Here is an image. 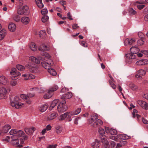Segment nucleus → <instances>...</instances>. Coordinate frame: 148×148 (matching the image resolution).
<instances>
[{"label":"nucleus","mask_w":148,"mask_h":148,"mask_svg":"<svg viewBox=\"0 0 148 148\" xmlns=\"http://www.w3.org/2000/svg\"><path fill=\"white\" fill-rule=\"evenodd\" d=\"M67 109L66 106L63 105L61 104H59L57 107L58 110L59 112H64Z\"/></svg>","instance_id":"9b49d317"},{"label":"nucleus","mask_w":148,"mask_h":148,"mask_svg":"<svg viewBox=\"0 0 148 148\" xmlns=\"http://www.w3.org/2000/svg\"><path fill=\"white\" fill-rule=\"evenodd\" d=\"M37 5L40 8H42L43 7L44 5L42 3V0L40 2V3H38V5Z\"/></svg>","instance_id":"4d7b16f0"},{"label":"nucleus","mask_w":148,"mask_h":148,"mask_svg":"<svg viewBox=\"0 0 148 148\" xmlns=\"http://www.w3.org/2000/svg\"><path fill=\"white\" fill-rule=\"evenodd\" d=\"M137 103L140 106L143 108L145 109H148V103L142 100H138Z\"/></svg>","instance_id":"1a4fd4ad"},{"label":"nucleus","mask_w":148,"mask_h":148,"mask_svg":"<svg viewBox=\"0 0 148 148\" xmlns=\"http://www.w3.org/2000/svg\"><path fill=\"white\" fill-rule=\"evenodd\" d=\"M145 3V2L144 1H136L134 3L135 6H136L139 10L143 9L145 7V5L143 4Z\"/></svg>","instance_id":"6e6552de"},{"label":"nucleus","mask_w":148,"mask_h":148,"mask_svg":"<svg viewBox=\"0 0 148 148\" xmlns=\"http://www.w3.org/2000/svg\"><path fill=\"white\" fill-rule=\"evenodd\" d=\"M29 8L27 5H25L22 9L19 8L17 10V13L18 14L22 15H26L29 13Z\"/></svg>","instance_id":"7ed1b4c3"},{"label":"nucleus","mask_w":148,"mask_h":148,"mask_svg":"<svg viewBox=\"0 0 148 148\" xmlns=\"http://www.w3.org/2000/svg\"><path fill=\"white\" fill-rule=\"evenodd\" d=\"M117 131L115 129H111L110 133L111 135H116L117 134Z\"/></svg>","instance_id":"49530a36"},{"label":"nucleus","mask_w":148,"mask_h":148,"mask_svg":"<svg viewBox=\"0 0 148 148\" xmlns=\"http://www.w3.org/2000/svg\"><path fill=\"white\" fill-rule=\"evenodd\" d=\"M72 29H76L79 27V26H78L77 24H74L72 25Z\"/></svg>","instance_id":"bf43d9fd"},{"label":"nucleus","mask_w":148,"mask_h":148,"mask_svg":"<svg viewBox=\"0 0 148 148\" xmlns=\"http://www.w3.org/2000/svg\"><path fill=\"white\" fill-rule=\"evenodd\" d=\"M137 43L138 46L142 45L144 44V42L142 39H140L137 41Z\"/></svg>","instance_id":"3c124183"},{"label":"nucleus","mask_w":148,"mask_h":148,"mask_svg":"<svg viewBox=\"0 0 148 148\" xmlns=\"http://www.w3.org/2000/svg\"><path fill=\"white\" fill-rule=\"evenodd\" d=\"M99 132L100 134V135L103 137L102 138L101 137V142L104 145V147L105 148H108L109 147V143L103 136L105 133L104 130L103 129L100 128L99 130Z\"/></svg>","instance_id":"f03ea898"},{"label":"nucleus","mask_w":148,"mask_h":148,"mask_svg":"<svg viewBox=\"0 0 148 148\" xmlns=\"http://www.w3.org/2000/svg\"><path fill=\"white\" fill-rule=\"evenodd\" d=\"M129 12L130 14H135L136 13V11L134 10L132 8H130L129 10Z\"/></svg>","instance_id":"09e8293b"},{"label":"nucleus","mask_w":148,"mask_h":148,"mask_svg":"<svg viewBox=\"0 0 148 148\" xmlns=\"http://www.w3.org/2000/svg\"><path fill=\"white\" fill-rule=\"evenodd\" d=\"M28 79H34L35 77L34 75H33L32 74H29V75L28 76Z\"/></svg>","instance_id":"13d9d810"},{"label":"nucleus","mask_w":148,"mask_h":148,"mask_svg":"<svg viewBox=\"0 0 148 148\" xmlns=\"http://www.w3.org/2000/svg\"><path fill=\"white\" fill-rule=\"evenodd\" d=\"M126 57L128 59H134L136 58V56L133 53H128L125 55Z\"/></svg>","instance_id":"5701e85b"},{"label":"nucleus","mask_w":148,"mask_h":148,"mask_svg":"<svg viewBox=\"0 0 148 148\" xmlns=\"http://www.w3.org/2000/svg\"><path fill=\"white\" fill-rule=\"evenodd\" d=\"M10 139V137L9 136H7L5 138L3 139V141L8 142H9Z\"/></svg>","instance_id":"338daca9"},{"label":"nucleus","mask_w":148,"mask_h":148,"mask_svg":"<svg viewBox=\"0 0 148 148\" xmlns=\"http://www.w3.org/2000/svg\"><path fill=\"white\" fill-rule=\"evenodd\" d=\"M13 19L16 22H18L20 21V17L17 14H14L12 16Z\"/></svg>","instance_id":"7c9ffc66"},{"label":"nucleus","mask_w":148,"mask_h":148,"mask_svg":"<svg viewBox=\"0 0 148 148\" xmlns=\"http://www.w3.org/2000/svg\"><path fill=\"white\" fill-rule=\"evenodd\" d=\"M137 72L138 74H140L141 75H145L146 73L145 71L143 69L139 70Z\"/></svg>","instance_id":"de8ad7c7"},{"label":"nucleus","mask_w":148,"mask_h":148,"mask_svg":"<svg viewBox=\"0 0 148 148\" xmlns=\"http://www.w3.org/2000/svg\"><path fill=\"white\" fill-rule=\"evenodd\" d=\"M30 49L32 51H35L36 50V47L35 44L34 42H31L29 45Z\"/></svg>","instance_id":"72a5a7b5"},{"label":"nucleus","mask_w":148,"mask_h":148,"mask_svg":"<svg viewBox=\"0 0 148 148\" xmlns=\"http://www.w3.org/2000/svg\"><path fill=\"white\" fill-rule=\"evenodd\" d=\"M128 136L125 134H118L116 136H110V138L111 139L114 140L115 141H117L118 139L125 140L128 139Z\"/></svg>","instance_id":"39448f33"},{"label":"nucleus","mask_w":148,"mask_h":148,"mask_svg":"<svg viewBox=\"0 0 148 148\" xmlns=\"http://www.w3.org/2000/svg\"><path fill=\"white\" fill-rule=\"evenodd\" d=\"M41 12L42 14L43 15L46 14L48 12V11L47 9H43L42 10Z\"/></svg>","instance_id":"864d4df0"},{"label":"nucleus","mask_w":148,"mask_h":148,"mask_svg":"<svg viewBox=\"0 0 148 148\" xmlns=\"http://www.w3.org/2000/svg\"><path fill=\"white\" fill-rule=\"evenodd\" d=\"M24 103H21V101H19L16 103H15L14 106H12L13 107H15L16 108L19 109L24 106Z\"/></svg>","instance_id":"aec40b11"},{"label":"nucleus","mask_w":148,"mask_h":148,"mask_svg":"<svg viewBox=\"0 0 148 148\" xmlns=\"http://www.w3.org/2000/svg\"><path fill=\"white\" fill-rule=\"evenodd\" d=\"M98 116L96 114L92 115L90 119L88 120V123L94 127H97L102 125V121L100 119H98Z\"/></svg>","instance_id":"f257e3e1"},{"label":"nucleus","mask_w":148,"mask_h":148,"mask_svg":"<svg viewBox=\"0 0 148 148\" xmlns=\"http://www.w3.org/2000/svg\"><path fill=\"white\" fill-rule=\"evenodd\" d=\"M25 67L29 69L31 72L35 73L36 71V69L37 68V66L35 64L29 63L25 65Z\"/></svg>","instance_id":"0eeeda50"},{"label":"nucleus","mask_w":148,"mask_h":148,"mask_svg":"<svg viewBox=\"0 0 148 148\" xmlns=\"http://www.w3.org/2000/svg\"><path fill=\"white\" fill-rule=\"evenodd\" d=\"M29 75V74H23L22 75V77H24V79L25 80H27L28 79V76Z\"/></svg>","instance_id":"69168bd1"},{"label":"nucleus","mask_w":148,"mask_h":148,"mask_svg":"<svg viewBox=\"0 0 148 148\" xmlns=\"http://www.w3.org/2000/svg\"><path fill=\"white\" fill-rule=\"evenodd\" d=\"M42 56L44 57V58H41L40 59L41 60H45V59L44 58H48V59H50L51 57L49 55V54L46 52H43L41 54Z\"/></svg>","instance_id":"c756f323"},{"label":"nucleus","mask_w":148,"mask_h":148,"mask_svg":"<svg viewBox=\"0 0 148 148\" xmlns=\"http://www.w3.org/2000/svg\"><path fill=\"white\" fill-rule=\"evenodd\" d=\"M7 34V32L5 29H2L0 31V40L3 39Z\"/></svg>","instance_id":"2eb2a0df"},{"label":"nucleus","mask_w":148,"mask_h":148,"mask_svg":"<svg viewBox=\"0 0 148 148\" xmlns=\"http://www.w3.org/2000/svg\"><path fill=\"white\" fill-rule=\"evenodd\" d=\"M81 111V108H78L75 111H73L72 112L74 115H76L79 114Z\"/></svg>","instance_id":"4c0bfd02"},{"label":"nucleus","mask_w":148,"mask_h":148,"mask_svg":"<svg viewBox=\"0 0 148 148\" xmlns=\"http://www.w3.org/2000/svg\"><path fill=\"white\" fill-rule=\"evenodd\" d=\"M136 40L135 39H129V45H131L134 43Z\"/></svg>","instance_id":"774afa93"},{"label":"nucleus","mask_w":148,"mask_h":148,"mask_svg":"<svg viewBox=\"0 0 148 148\" xmlns=\"http://www.w3.org/2000/svg\"><path fill=\"white\" fill-rule=\"evenodd\" d=\"M12 143L13 145H15L18 147L22 146V145L19 144V139H16L14 140H12Z\"/></svg>","instance_id":"c85d7f7f"},{"label":"nucleus","mask_w":148,"mask_h":148,"mask_svg":"<svg viewBox=\"0 0 148 148\" xmlns=\"http://www.w3.org/2000/svg\"><path fill=\"white\" fill-rule=\"evenodd\" d=\"M12 80H13L10 81V84L11 86H15L17 84V81L14 80V79Z\"/></svg>","instance_id":"c03bdc74"},{"label":"nucleus","mask_w":148,"mask_h":148,"mask_svg":"<svg viewBox=\"0 0 148 148\" xmlns=\"http://www.w3.org/2000/svg\"><path fill=\"white\" fill-rule=\"evenodd\" d=\"M41 64L45 69H48L53 64V62L51 59H48L46 62H41Z\"/></svg>","instance_id":"20e7f679"},{"label":"nucleus","mask_w":148,"mask_h":148,"mask_svg":"<svg viewBox=\"0 0 148 148\" xmlns=\"http://www.w3.org/2000/svg\"><path fill=\"white\" fill-rule=\"evenodd\" d=\"M59 100L58 99H56L53 100L51 103L50 106L49 107V109L50 110H51L52 108H53L58 103Z\"/></svg>","instance_id":"412c9836"},{"label":"nucleus","mask_w":148,"mask_h":148,"mask_svg":"<svg viewBox=\"0 0 148 148\" xmlns=\"http://www.w3.org/2000/svg\"><path fill=\"white\" fill-rule=\"evenodd\" d=\"M21 22L24 24H28L29 22V19L27 17H23L21 19Z\"/></svg>","instance_id":"4be33fe9"},{"label":"nucleus","mask_w":148,"mask_h":148,"mask_svg":"<svg viewBox=\"0 0 148 148\" xmlns=\"http://www.w3.org/2000/svg\"><path fill=\"white\" fill-rule=\"evenodd\" d=\"M48 72L49 73H50V74L52 75L55 76L56 75L57 73L56 71L54 70V69H50V68L48 69Z\"/></svg>","instance_id":"473e14b6"},{"label":"nucleus","mask_w":148,"mask_h":148,"mask_svg":"<svg viewBox=\"0 0 148 148\" xmlns=\"http://www.w3.org/2000/svg\"><path fill=\"white\" fill-rule=\"evenodd\" d=\"M36 130V128L32 127L30 128H26L25 129V132L28 134H31L33 133L34 131Z\"/></svg>","instance_id":"ddd939ff"},{"label":"nucleus","mask_w":148,"mask_h":148,"mask_svg":"<svg viewBox=\"0 0 148 148\" xmlns=\"http://www.w3.org/2000/svg\"><path fill=\"white\" fill-rule=\"evenodd\" d=\"M48 107V106L47 104H45L40 107L39 110L41 112H43L46 111Z\"/></svg>","instance_id":"bb28decb"},{"label":"nucleus","mask_w":148,"mask_h":148,"mask_svg":"<svg viewBox=\"0 0 148 148\" xmlns=\"http://www.w3.org/2000/svg\"><path fill=\"white\" fill-rule=\"evenodd\" d=\"M38 49L40 51H48L49 49V47L44 44H42L41 46L39 47Z\"/></svg>","instance_id":"4468645a"},{"label":"nucleus","mask_w":148,"mask_h":148,"mask_svg":"<svg viewBox=\"0 0 148 148\" xmlns=\"http://www.w3.org/2000/svg\"><path fill=\"white\" fill-rule=\"evenodd\" d=\"M29 60L32 62L36 64H38L40 62L39 59L34 56H31L29 57Z\"/></svg>","instance_id":"a878e982"},{"label":"nucleus","mask_w":148,"mask_h":148,"mask_svg":"<svg viewBox=\"0 0 148 148\" xmlns=\"http://www.w3.org/2000/svg\"><path fill=\"white\" fill-rule=\"evenodd\" d=\"M16 25L13 23H10L8 26L9 29L11 32H14L16 30Z\"/></svg>","instance_id":"f3484780"},{"label":"nucleus","mask_w":148,"mask_h":148,"mask_svg":"<svg viewBox=\"0 0 148 148\" xmlns=\"http://www.w3.org/2000/svg\"><path fill=\"white\" fill-rule=\"evenodd\" d=\"M16 133V130L14 129H12L10 132V134L11 135H15Z\"/></svg>","instance_id":"8fccbe9b"},{"label":"nucleus","mask_w":148,"mask_h":148,"mask_svg":"<svg viewBox=\"0 0 148 148\" xmlns=\"http://www.w3.org/2000/svg\"><path fill=\"white\" fill-rule=\"evenodd\" d=\"M16 134L18 137H23L24 136V133L21 130L16 131Z\"/></svg>","instance_id":"c9c22d12"},{"label":"nucleus","mask_w":148,"mask_h":148,"mask_svg":"<svg viewBox=\"0 0 148 148\" xmlns=\"http://www.w3.org/2000/svg\"><path fill=\"white\" fill-rule=\"evenodd\" d=\"M66 114L67 115L66 117L67 118H71L72 116L74 115L72 111L66 112Z\"/></svg>","instance_id":"a18cd8bd"},{"label":"nucleus","mask_w":148,"mask_h":148,"mask_svg":"<svg viewBox=\"0 0 148 148\" xmlns=\"http://www.w3.org/2000/svg\"><path fill=\"white\" fill-rule=\"evenodd\" d=\"M49 17L48 16L44 15L42 18V21L43 23H45L49 19Z\"/></svg>","instance_id":"a19ab883"},{"label":"nucleus","mask_w":148,"mask_h":148,"mask_svg":"<svg viewBox=\"0 0 148 148\" xmlns=\"http://www.w3.org/2000/svg\"><path fill=\"white\" fill-rule=\"evenodd\" d=\"M53 95V93L51 92L49 90L44 95L43 97L44 99H48L51 97Z\"/></svg>","instance_id":"6ab92c4d"},{"label":"nucleus","mask_w":148,"mask_h":148,"mask_svg":"<svg viewBox=\"0 0 148 148\" xmlns=\"http://www.w3.org/2000/svg\"><path fill=\"white\" fill-rule=\"evenodd\" d=\"M69 90V89L66 88H62L61 90V92L64 93L65 92Z\"/></svg>","instance_id":"0e129e2a"},{"label":"nucleus","mask_w":148,"mask_h":148,"mask_svg":"<svg viewBox=\"0 0 148 148\" xmlns=\"http://www.w3.org/2000/svg\"><path fill=\"white\" fill-rule=\"evenodd\" d=\"M81 45L84 47H87V44L84 41H82L80 43Z\"/></svg>","instance_id":"6e6d98bb"},{"label":"nucleus","mask_w":148,"mask_h":148,"mask_svg":"<svg viewBox=\"0 0 148 148\" xmlns=\"http://www.w3.org/2000/svg\"><path fill=\"white\" fill-rule=\"evenodd\" d=\"M136 64L138 65H143V60H141L137 61L136 62Z\"/></svg>","instance_id":"5fc2aeb1"},{"label":"nucleus","mask_w":148,"mask_h":148,"mask_svg":"<svg viewBox=\"0 0 148 148\" xmlns=\"http://www.w3.org/2000/svg\"><path fill=\"white\" fill-rule=\"evenodd\" d=\"M124 43L125 45H129V39H126L124 41Z\"/></svg>","instance_id":"e2e57ef3"},{"label":"nucleus","mask_w":148,"mask_h":148,"mask_svg":"<svg viewBox=\"0 0 148 148\" xmlns=\"http://www.w3.org/2000/svg\"><path fill=\"white\" fill-rule=\"evenodd\" d=\"M16 67L18 70L21 71H23L25 69V67L24 66L20 64L17 65Z\"/></svg>","instance_id":"ea45409f"},{"label":"nucleus","mask_w":148,"mask_h":148,"mask_svg":"<svg viewBox=\"0 0 148 148\" xmlns=\"http://www.w3.org/2000/svg\"><path fill=\"white\" fill-rule=\"evenodd\" d=\"M19 101H21L19 98L18 97H14L13 100L11 102V106H14V104Z\"/></svg>","instance_id":"393cba45"},{"label":"nucleus","mask_w":148,"mask_h":148,"mask_svg":"<svg viewBox=\"0 0 148 148\" xmlns=\"http://www.w3.org/2000/svg\"><path fill=\"white\" fill-rule=\"evenodd\" d=\"M56 132L58 134L60 133L62 131V128L60 126H57L56 127Z\"/></svg>","instance_id":"79ce46f5"},{"label":"nucleus","mask_w":148,"mask_h":148,"mask_svg":"<svg viewBox=\"0 0 148 148\" xmlns=\"http://www.w3.org/2000/svg\"><path fill=\"white\" fill-rule=\"evenodd\" d=\"M129 86L132 90L134 91L138 89L137 86L132 83L130 84Z\"/></svg>","instance_id":"f704fd0d"},{"label":"nucleus","mask_w":148,"mask_h":148,"mask_svg":"<svg viewBox=\"0 0 148 148\" xmlns=\"http://www.w3.org/2000/svg\"><path fill=\"white\" fill-rule=\"evenodd\" d=\"M20 97L24 101H25L26 99H27L28 98L27 95L23 94L20 95Z\"/></svg>","instance_id":"603ef678"},{"label":"nucleus","mask_w":148,"mask_h":148,"mask_svg":"<svg viewBox=\"0 0 148 148\" xmlns=\"http://www.w3.org/2000/svg\"><path fill=\"white\" fill-rule=\"evenodd\" d=\"M67 117V115L66 114V113L62 114L60 116L59 118V120L60 121H62L64 120Z\"/></svg>","instance_id":"58836bf2"},{"label":"nucleus","mask_w":148,"mask_h":148,"mask_svg":"<svg viewBox=\"0 0 148 148\" xmlns=\"http://www.w3.org/2000/svg\"><path fill=\"white\" fill-rule=\"evenodd\" d=\"M72 96V93L70 92H68L62 95L61 98L62 99H67L71 98Z\"/></svg>","instance_id":"f8f14e48"},{"label":"nucleus","mask_w":148,"mask_h":148,"mask_svg":"<svg viewBox=\"0 0 148 148\" xmlns=\"http://www.w3.org/2000/svg\"><path fill=\"white\" fill-rule=\"evenodd\" d=\"M46 33L45 30H41L39 33V35L40 37L42 38H44L46 36Z\"/></svg>","instance_id":"2f4dec72"},{"label":"nucleus","mask_w":148,"mask_h":148,"mask_svg":"<svg viewBox=\"0 0 148 148\" xmlns=\"http://www.w3.org/2000/svg\"><path fill=\"white\" fill-rule=\"evenodd\" d=\"M140 49L139 48L136 47H132L130 49V51L131 53L134 54H136L138 52Z\"/></svg>","instance_id":"a211bd4d"},{"label":"nucleus","mask_w":148,"mask_h":148,"mask_svg":"<svg viewBox=\"0 0 148 148\" xmlns=\"http://www.w3.org/2000/svg\"><path fill=\"white\" fill-rule=\"evenodd\" d=\"M81 119V117H78L76 118L75 119L74 123L75 124L77 125L78 124V121L80 119Z\"/></svg>","instance_id":"680f3d73"},{"label":"nucleus","mask_w":148,"mask_h":148,"mask_svg":"<svg viewBox=\"0 0 148 148\" xmlns=\"http://www.w3.org/2000/svg\"><path fill=\"white\" fill-rule=\"evenodd\" d=\"M11 128V126L8 125L5 126L2 128L3 132L5 133H7Z\"/></svg>","instance_id":"cd10ccee"},{"label":"nucleus","mask_w":148,"mask_h":148,"mask_svg":"<svg viewBox=\"0 0 148 148\" xmlns=\"http://www.w3.org/2000/svg\"><path fill=\"white\" fill-rule=\"evenodd\" d=\"M58 87L57 85H54L50 88L49 89L53 93V92L56 90L58 89Z\"/></svg>","instance_id":"e433bc0d"},{"label":"nucleus","mask_w":148,"mask_h":148,"mask_svg":"<svg viewBox=\"0 0 148 148\" xmlns=\"http://www.w3.org/2000/svg\"><path fill=\"white\" fill-rule=\"evenodd\" d=\"M58 116V114L55 112L51 114L47 118L48 120H52Z\"/></svg>","instance_id":"b1692460"},{"label":"nucleus","mask_w":148,"mask_h":148,"mask_svg":"<svg viewBox=\"0 0 148 148\" xmlns=\"http://www.w3.org/2000/svg\"><path fill=\"white\" fill-rule=\"evenodd\" d=\"M91 145L93 148H98L100 145V141L96 140L95 141L92 143Z\"/></svg>","instance_id":"dca6fc26"},{"label":"nucleus","mask_w":148,"mask_h":148,"mask_svg":"<svg viewBox=\"0 0 148 148\" xmlns=\"http://www.w3.org/2000/svg\"><path fill=\"white\" fill-rule=\"evenodd\" d=\"M7 92L6 89L4 87H2L0 88V93L3 94L5 95Z\"/></svg>","instance_id":"37998d69"},{"label":"nucleus","mask_w":148,"mask_h":148,"mask_svg":"<svg viewBox=\"0 0 148 148\" xmlns=\"http://www.w3.org/2000/svg\"><path fill=\"white\" fill-rule=\"evenodd\" d=\"M10 74L12 75L11 77L12 79H17L16 77L19 76H20L21 74L16 70L15 68L12 69L11 71L10 72Z\"/></svg>","instance_id":"423d86ee"},{"label":"nucleus","mask_w":148,"mask_h":148,"mask_svg":"<svg viewBox=\"0 0 148 148\" xmlns=\"http://www.w3.org/2000/svg\"><path fill=\"white\" fill-rule=\"evenodd\" d=\"M12 140H14L16 139H18V137L16 135V134L13 135L12 136Z\"/></svg>","instance_id":"052dcab7"},{"label":"nucleus","mask_w":148,"mask_h":148,"mask_svg":"<svg viewBox=\"0 0 148 148\" xmlns=\"http://www.w3.org/2000/svg\"><path fill=\"white\" fill-rule=\"evenodd\" d=\"M8 79L5 76L2 75L0 77V87L1 84L6 85L8 84Z\"/></svg>","instance_id":"9d476101"}]
</instances>
